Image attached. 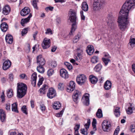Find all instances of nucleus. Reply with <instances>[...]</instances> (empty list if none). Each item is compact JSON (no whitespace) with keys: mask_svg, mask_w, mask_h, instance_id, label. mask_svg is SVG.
<instances>
[{"mask_svg":"<svg viewBox=\"0 0 135 135\" xmlns=\"http://www.w3.org/2000/svg\"><path fill=\"white\" fill-rule=\"evenodd\" d=\"M135 6V0H126L122 7L119 13L117 21L119 29L122 31L127 28L129 11L133 9Z\"/></svg>","mask_w":135,"mask_h":135,"instance_id":"nucleus-1","label":"nucleus"},{"mask_svg":"<svg viewBox=\"0 0 135 135\" xmlns=\"http://www.w3.org/2000/svg\"><path fill=\"white\" fill-rule=\"evenodd\" d=\"M27 86L25 84L18 83L17 88V97L19 98H21L26 94Z\"/></svg>","mask_w":135,"mask_h":135,"instance_id":"nucleus-2","label":"nucleus"},{"mask_svg":"<svg viewBox=\"0 0 135 135\" xmlns=\"http://www.w3.org/2000/svg\"><path fill=\"white\" fill-rule=\"evenodd\" d=\"M76 13L75 12L72 11L71 13V16L70 17V21L73 23L72 25L71 30L69 33V34L71 35L73 34V32H74L76 28Z\"/></svg>","mask_w":135,"mask_h":135,"instance_id":"nucleus-3","label":"nucleus"},{"mask_svg":"<svg viewBox=\"0 0 135 135\" xmlns=\"http://www.w3.org/2000/svg\"><path fill=\"white\" fill-rule=\"evenodd\" d=\"M105 3L104 0H94L93 9L95 11H98L101 9Z\"/></svg>","mask_w":135,"mask_h":135,"instance_id":"nucleus-4","label":"nucleus"},{"mask_svg":"<svg viewBox=\"0 0 135 135\" xmlns=\"http://www.w3.org/2000/svg\"><path fill=\"white\" fill-rule=\"evenodd\" d=\"M115 18H114L111 14H109L106 20L107 23L111 29H113L115 26L114 20Z\"/></svg>","mask_w":135,"mask_h":135,"instance_id":"nucleus-5","label":"nucleus"},{"mask_svg":"<svg viewBox=\"0 0 135 135\" xmlns=\"http://www.w3.org/2000/svg\"><path fill=\"white\" fill-rule=\"evenodd\" d=\"M111 126L110 122L107 120H104L102 124V129L105 132H109L110 130Z\"/></svg>","mask_w":135,"mask_h":135,"instance_id":"nucleus-6","label":"nucleus"},{"mask_svg":"<svg viewBox=\"0 0 135 135\" xmlns=\"http://www.w3.org/2000/svg\"><path fill=\"white\" fill-rule=\"evenodd\" d=\"M86 78L85 76L83 74L78 75L76 78V80L79 84L82 85L86 81Z\"/></svg>","mask_w":135,"mask_h":135,"instance_id":"nucleus-7","label":"nucleus"},{"mask_svg":"<svg viewBox=\"0 0 135 135\" xmlns=\"http://www.w3.org/2000/svg\"><path fill=\"white\" fill-rule=\"evenodd\" d=\"M56 91L53 88H50L47 93V97L50 99H52L56 96Z\"/></svg>","mask_w":135,"mask_h":135,"instance_id":"nucleus-8","label":"nucleus"},{"mask_svg":"<svg viewBox=\"0 0 135 135\" xmlns=\"http://www.w3.org/2000/svg\"><path fill=\"white\" fill-rule=\"evenodd\" d=\"M50 39L47 38H44L42 44V46L44 49H47L50 46Z\"/></svg>","mask_w":135,"mask_h":135,"instance_id":"nucleus-9","label":"nucleus"},{"mask_svg":"<svg viewBox=\"0 0 135 135\" xmlns=\"http://www.w3.org/2000/svg\"><path fill=\"white\" fill-rule=\"evenodd\" d=\"M75 84L73 81H70L69 85L66 89L67 91L69 92H71L75 89Z\"/></svg>","mask_w":135,"mask_h":135,"instance_id":"nucleus-10","label":"nucleus"},{"mask_svg":"<svg viewBox=\"0 0 135 135\" xmlns=\"http://www.w3.org/2000/svg\"><path fill=\"white\" fill-rule=\"evenodd\" d=\"M89 94H86L83 97L82 101L83 104L85 105H88L89 104Z\"/></svg>","mask_w":135,"mask_h":135,"instance_id":"nucleus-11","label":"nucleus"},{"mask_svg":"<svg viewBox=\"0 0 135 135\" xmlns=\"http://www.w3.org/2000/svg\"><path fill=\"white\" fill-rule=\"evenodd\" d=\"M11 62L9 60H6L3 63L2 66L3 69L4 70H6L11 66Z\"/></svg>","mask_w":135,"mask_h":135,"instance_id":"nucleus-12","label":"nucleus"},{"mask_svg":"<svg viewBox=\"0 0 135 135\" xmlns=\"http://www.w3.org/2000/svg\"><path fill=\"white\" fill-rule=\"evenodd\" d=\"M44 59L42 57L41 55H39L37 57V63L40 65L43 66L45 63Z\"/></svg>","mask_w":135,"mask_h":135,"instance_id":"nucleus-13","label":"nucleus"},{"mask_svg":"<svg viewBox=\"0 0 135 135\" xmlns=\"http://www.w3.org/2000/svg\"><path fill=\"white\" fill-rule=\"evenodd\" d=\"M81 93L78 90H75L73 95V98L74 101L76 102L79 98L81 96Z\"/></svg>","mask_w":135,"mask_h":135,"instance_id":"nucleus-14","label":"nucleus"},{"mask_svg":"<svg viewBox=\"0 0 135 135\" xmlns=\"http://www.w3.org/2000/svg\"><path fill=\"white\" fill-rule=\"evenodd\" d=\"M60 74L61 76L64 78H67L68 74L67 71L65 69H61L60 71Z\"/></svg>","mask_w":135,"mask_h":135,"instance_id":"nucleus-15","label":"nucleus"},{"mask_svg":"<svg viewBox=\"0 0 135 135\" xmlns=\"http://www.w3.org/2000/svg\"><path fill=\"white\" fill-rule=\"evenodd\" d=\"M30 12L29 8L28 7H25L21 11V16H24L29 14Z\"/></svg>","mask_w":135,"mask_h":135,"instance_id":"nucleus-16","label":"nucleus"},{"mask_svg":"<svg viewBox=\"0 0 135 135\" xmlns=\"http://www.w3.org/2000/svg\"><path fill=\"white\" fill-rule=\"evenodd\" d=\"M2 13L5 15H8L11 11V8L8 5H6L3 8Z\"/></svg>","mask_w":135,"mask_h":135,"instance_id":"nucleus-17","label":"nucleus"},{"mask_svg":"<svg viewBox=\"0 0 135 135\" xmlns=\"http://www.w3.org/2000/svg\"><path fill=\"white\" fill-rule=\"evenodd\" d=\"M6 42L9 44H11L13 41V38L12 36L10 34L7 35L5 37Z\"/></svg>","mask_w":135,"mask_h":135,"instance_id":"nucleus-18","label":"nucleus"},{"mask_svg":"<svg viewBox=\"0 0 135 135\" xmlns=\"http://www.w3.org/2000/svg\"><path fill=\"white\" fill-rule=\"evenodd\" d=\"M86 50L88 54L91 55L93 54L94 51V47L92 46L89 45L87 46Z\"/></svg>","mask_w":135,"mask_h":135,"instance_id":"nucleus-19","label":"nucleus"},{"mask_svg":"<svg viewBox=\"0 0 135 135\" xmlns=\"http://www.w3.org/2000/svg\"><path fill=\"white\" fill-rule=\"evenodd\" d=\"M32 14L30 13L27 18L25 19H22L21 22V23L22 25L23 26H24V25L29 21L30 18L32 17Z\"/></svg>","mask_w":135,"mask_h":135,"instance_id":"nucleus-20","label":"nucleus"},{"mask_svg":"<svg viewBox=\"0 0 135 135\" xmlns=\"http://www.w3.org/2000/svg\"><path fill=\"white\" fill-rule=\"evenodd\" d=\"M0 27L2 31L5 32L7 31L8 28V26L6 23L3 22L1 24Z\"/></svg>","mask_w":135,"mask_h":135,"instance_id":"nucleus-21","label":"nucleus"},{"mask_svg":"<svg viewBox=\"0 0 135 135\" xmlns=\"http://www.w3.org/2000/svg\"><path fill=\"white\" fill-rule=\"evenodd\" d=\"M112 86V83L110 81L107 80L105 83L104 87L106 90H109L110 89Z\"/></svg>","mask_w":135,"mask_h":135,"instance_id":"nucleus-22","label":"nucleus"},{"mask_svg":"<svg viewBox=\"0 0 135 135\" xmlns=\"http://www.w3.org/2000/svg\"><path fill=\"white\" fill-rule=\"evenodd\" d=\"M0 119L1 121L3 122L5 120L6 115L2 109H0Z\"/></svg>","mask_w":135,"mask_h":135,"instance_id":"nucleus-23","label":"nucleus"},{"mask_svg":"<svg viewBox=\"0 0 135 135\" xmlns=\"http://www.w3.org/2000/svg\"><path fill=\"white\" fill-rule=\"evenodd\" d=\"M89 79L91 83L93 84L96 83L98 80L97 78L93 75L89 76Z\"/></svg>","mask_w":135,"mask_h":135,"instance_id":"nucleus-24","label":"nucleus"},{"mask_svg":"<svg viewBox=\"0 0 135 135\" xmlns=\"http://www.w3.org/2000/svg\"><path fill=\"white\" fill-rule=\"evenodd\" d=\"M81 9L84 11H87L88 10V6L86 2H83L81 4Z\"/></svg>","mask_w":135,"mask_h":135,"instance_id":"nucleus-25","label":"nucleus"},{"mask_svg":"<svg viewBox=\"0 0 135 135\" xmlns=\"http://www.w3.org/2000/svg\"><path fill=\"white\" fill-rule=\"evenodd\" d=\"M135 108L132 104H131L130 107H128V109L126 110L127 113L129 114H131L133 113V110H134Z\"/></svg>","mask_w":135,"mask_h":135,"instance_id":"nucleus-26","label":"nucleus"},{"mask_svg":"<svg viewBox=\"0 0 135 135\" xmlns=\"http://www.w3.org/2000/svg\"><path fill=\"white\" fill-rule=\"evenodd\" d=\"M12 110L13 112L18 113L17 109V104L16 103H15L12 104Z\"/></svg>","mask_w":135,"mask_h":135,"instance_id":"nucleus-27","label":"nucleus"},{"mask_svg":"<svg viewBox=\"0 0 135 135\" xmlns=\"http://www.w3.org/2000/svg\"><path fill=\"white\" fill-rule=\"evenodd\" d=\"M114 113L116 117L119 116L120 115V108L119 107H116L115 108Z\"/></svg>","mask_w":135,"mask_h":135,"instance_id":"nucleus-28","label":"nucleus"},{"mask_svg":"<svg viewBox=\"0 0 135 135\" xmlns=\"http://www.w3.org/2000/svg\"><path fill=\"white\" fill-rule=\"evenodd\" d=\"M61 104L59 102H56L54 103L53 106V108L55 110L59 109L61 107Z\"/></svg>","mask_w":135,"mask_h":135,"instance_id":"nucleus-29","label":"nucleus"},{"mask_svg":"<svg viewBox=\"0 0 135 135\" xmlns=\"http://www.w3.org/2000/svg\"><path fill=\"white\" fill-rule=\"evenodd\" d=\"M91 62L92 64H95L98 61V58L97 56H94L91 59Z\"/></svg>","mask_w":135,"mask_h":135,"instance_id":"nucleus-30","label":"nucleus"},{"mask_svg":"<svg viewBox=\"0 0 135 135\" xmlns=\"http://www.w3.org/2000/svg\"><path fill=\"white\" fill-rule=\"evenodd\" d=\"M102 66L100 64L97 65L94 68V70L97 72H99L102 69Z\"/></svg>","mask_w":135,"mask_h":135,"instance_id":"nucleus-31","label":"nucleus"},{"mask_svg":"<svg viewBox=\"0 0 135 135\" xmlns=\"http://www.w3.org/2000/svg\"><path fill=\"white\" fill-rule=\"evenodd\" d=\"M37 71L41 73H43L45 71V69L42 66L40 65L38 66L37 68Z\"/></svg>","mask_w":135,"mask_h":135,"instance_id":"nucleus-32","label":"nucleus"},{"mask_svg":"<svg viewBox=\"0 0 135 135\" xmlns=\"http://www.w3.org/2000/svg\"><path fill=\"white\" fill-rule=\"evenodd\" d=\"M97 117L98 118H100L103 117V114L101 109H98L96 113Z\"/></svg>","mask_w":135,"mask_h":135,"instance_id":"nucleus-33","label":"nucleus"},{"mask_svg":"<svg viewBox=\"0 0 135 135\" xmlns=\"http://www.w3.org/2000/svg\"><path fill=\"white\" fill-rule=\"evenodd\" d=\"M135 44V38H133L131 39L128 43V46L132 47H134Z\"/></svg>","mask_w":135,"mask_h":135,"instance_id":"nucleus-34","label":"nucleus"},{"mask_svg":"<svg viewBox=\"0 0 135 135\" xmlns=\"http://www.w3.org/2000/svg\"><path fill=\"white\" fill-rule=\"evenodd\" d=\"M47 86L46 84L43 85L42 87L40 89V93L42 94H44L45 90L47 89Z\"/></svg>","mask_w":135,"mask_h":135,"instance_id":"nucleus-35","label":"nucleus"},{"mask_svg":"<svg viewBox=\"0 0 135 135\" xmlns=\"http://www.w3.org/2000/svg\"><path fill=\"white\" fill-rule=\"evenodd\" d=\"M7 96L8 98H11L13 95L12 90L11 89H9L7 91Z\"/></svg>","mask_w":135,"mask_h":135,"instance_id":"nucleus-36","label":"nucleus"},{"mask_svg":"<svg viewBox=\"0 0 135 135\" xmlns=\"http://www.w3.org/2000/svg\"><path fill=\"white\" fill-rule=\"evenodd\" d=\"M64 64L69 70H70L72 69V66L70 63L68 62H66L64 63Z\"/></svg>","mask_w":135,"mask_h":135,"instance_id":"nucleus-37","label":"nucleus"},{"mask_svg":"<svg viewBox=\"0 0 135 135\" xmlns=\"http://www.w3.org/2000/svg\"><path fill=\"white\" fill-rule=\"evenodd\" d=\"M21 110L23 112L26 114L28 113L27 109L26 108V105H23L21 108Z\"/></svg>","mask_w":135,"mask_h":135,"instance_id":"nucleus-38","label":"nucleus"},{"mask_svg":"<svg viewBox=\"0 0 135 135\" xmlns=\"http://www.w3.org/2000/svg\"><path fill=\"white\" fill-rule=\"evenodd\" d=\"M102 60L105 65H107L108 62L110 61V60L109 59L106 58H103Z\"/></svg>","mask_w":135,"mask_h":135,"instance_id":"nucleus-39","label":"nucleus"},{"mask_svg":"<svg viewBox=\"0 0 135 135\" xmlns=\"http://www.w3.org/2000/svg\"><path fill=\"white\" fill-rule=\"evenodd\" d=\"M90 119H87V123H86L84 125V126L85 127V128L87 130L89 128V126L90 124Z\"/></svg>","mask_w":135,"mask_h":135,"instance_id":"nucleus-40","label":"nucleus"},{"mask_svg":"<svg viewBox=\"0 0 135 135\" xmlns=\"http://www.w3.org/2000/svg\"><path fill=\"white\" fill-rule=\"evenodd\" d=\"M54 70L52 69H50L47 71V75L49 76H51L54 73Z\"/></svg>","mask_w":135,"mask_h":135,"instance_id":"nucleus-41","label":"nucleus"},{"mask_svg":"<svg viewBox=\"0 0 135 135\" xmlns=\"http://www.w3.org/2000/svg\"><path fill=\"white\" fill-rule=\"evenodd\" d=\"M64 85L63 83H60L59 84L58 88L59 89L61 90H62L64 89Z\"/></svg>","mask_w":135,"mask_h":135,"instance_id":"nucleus-42","label":"nucleus"},{"mask_svg":"<svg viewBox=\"0 0 135 135\" xmlns=\"http://www.w3.org/2000/svg\"><path fill=\"white\" fill-rule=\"evenodd\" d=\"M57 65V63L56 61H53L51 62V67L52 68H54L56 67Z\"/></svg>","mask_w":135,"mask_h":135,"instance_id":"nucleus-43","label":"nucleus"},{"mask_svg":"<svg viewBox=\"0 0 135 135\" xmlns=\"http://www.w3.org/2000/svg\"><path fill=\"white\" fill-rule=\"evenodd\" d=\"M80 37V36L79 35H78L77 36H76L74 37V38L73 40V42L75 43L77 42L79 40Z\"/></svg>","mask_w":135,"mask_h":135,"instance_id":"nucleus-44","label":"nucleus"},{"mask_svg":"<svg viewBox=\"0 0 135 135\" xmlns=\"http://www.w3.org/2000/svg\"><path fill=\"white\" fill-rule=\"evenodd\" d=\"M37 74L36 73H33L31 76V80H36Z\"/></svg>","mask_w":135,"mask_h":135,"instance_id":"nucleus-45","label":"nucleus"},{"mask_svg":"<svg viewBox=\"0 0 135 135\" xmlns=\"http://www.w3.org/2000/svg\"><path fill=\"white\" fill-rule=\"evenodd\" d=\"M32 4L34 8H35L36 9H38V7L37 6V1L36 0H34L33 1Z\"/></svg>","mask_w":135,"mask_h":135,"instance_id":"nucleus-46","label":"nucleus"},{"mask_svg":"<svg viewBox=\"0 0 135 135\" xmlns=\"http://www.w3.org/2000/svg\"><path fill=\"white\" fill-rule=\"evenodd\" d=\"M28 31V29L27 28H25L23 30L21 31L22 35L23 36L25 35L27 33Z\"/></svg>","mask_w":135,"mask_h":135,"instance_id":"nucleus-47","label":"nucleus"},{"mask_svg":"<svg viewBox=\"0 0 135 135\" xmlns=\"http://www.w3.org/2000/svg\"><path fill=\"white\" fill-rule=\"evenodd\" d=\"M40 109L42 111H44L46 109V107L42 103L40 105Z\"/></svg>","mask_w":135,"mask_h":135,"instance_id":"nucleus-48","label":"nucleus"},{"mask_svg":"<svg viewBox=\"0 0 135 135\" xmlns=\"http://www.w3.org/2000/svg\"><path fill=\"white\" fill-rule=\"evenodd\" d=\"M119 131V127L118 126L115 129L113 135H117Z\"/></svg>","mask_w":135,"mask_h":135,"instance_id":"nucleus-49","label":"nucleus"},{"mask_svg":"<svg viewBox=\"0 0 135 135\" xmlns=\"http://www.w3.org/2000/svg\"><path fill=\"white\" fill-rule=\"evenodd\" d=\"M43 80L44 79L43 78H40L39 79L38 82L37 84V85L39 87L42 84Z\"/></svg>","mask_w":135,"mask_h":135,"instance_id":"nucleus-50","label":"nucleus"},{"mask_svg":"<svg viewBox=\"0 0 135 135\" xmlns=\"http://www.w3.org/2000/svg\"><path fill=\"white\" fill-rule=\"evenodd\" d=\"M64 111V110L63 109L62 110H61L59 113L56 114V116L57 117H61Z\"/></svg>","mask_w":135,"mask_h":135,"instance_id":"nucleus-51","label":"nucleus"},{"mask_svg":"<svg viewBox=\"0 0 135 135\" xmlns=\"http://www.w3.org/2000/svg\"><path fill=\"white\" fill-rule=\"evenodd\" d=\"M130 129L132 132L134 133L135 132V127L133 125L130 126Z\"/></svg>","mask_w":135,"mask_h":135,"instance_id":"nucleus-52","label":"nucleus"},{"mask_svg":"<svg viewBox=\"0 0 135 135\" xmlns=\"http://www.w3.org/2000/svg\"><path fill=\"white\" fill-rule=\"evenodd\" d=\"M46 34H47L50 33L51 35L52 34V31L50 28H47L46 30V31L45 33Z\"/></svg>","mask_w":135,"mask_h":135,"instance_id":"nucleus-53","label":"nucleus"},{"mask_svg":"<svg viewBox=\"0 0 135 135\" xmlns=\"http://www.w3.org/2000/svg\"><path fill=\"white\" fill-rule=\"evenodd\" d=\"M80 14L81 20H85V16L83 15V11H80Z\"/></svg>","mask_w":135,"mask_h":135,"instance_id":"nucleus-54","label":"nucleus"},{"mask_svg":"<svg viewBox=\"0 0 135 135\" xmlns=\"http://www.w3.org/2000/svg\"><path fill=\"white\" fill-rule=\"evenodd\" d=\"M83 48L82 47H80L77 48V51L78 53H82L83 51Z\"/></svg>","mask_w":135,"mask_h":135,"instance_id":"nucleus-55","label":"nucleus"},{"mask_svg":"<svg viewBox=\"0 0 135 135\" xmlns=\"http://www.w3.org/2000/svg\"><path fill=\"white\" fill-rule=\"evenodd\" d=\"M6 108L7 110H10V104L9 103H8L6 104Z\"/></svg>","mask_w":135,"mask_h":135,"instance_id":"nucleus-56","label":"nucleus"},{"mask_svg":"<svg viewBox=\"0 0 135 135\" xmlns=\"http://www.w3.org/2000/svg\"><path fill=\"white\" fill-rule=\"evenodd\" d=\"M82 53H78L77 56L76 57V60H77L80 59L81 57V54Z\"/></svg>","mask_w":135,"mask_h":135,"instance_id":"nucleus-57","label":"nucleus"},{"mask_svg":"<svg viewBox=\"0 0 135 135\" xmlns=\"http://www.w3.org/2000/svg\"><path fill=\"white\" fill-rule=\"evenodd\" d=\"M80 127V124H76L74 128L75 131H78Z\"/></svg>","mask_w":135,"mask_h":135,"instance_id":"nucleus-58","label":"nucleus"},{"mask_svg":"<svg viewBox=\"0 0 135 135\" xmlns=\"http://www.w3.org/2000/svg\"><path fill=\"white\" fill-rule=\"evenodd\" d=\"M31 84L34 86H35L36 84V80H31Z\"/></svg>","mask_w":135,"mask_h":135,"instance_id":"nucleus-59","label":"nucleus"},{"mask_svg":"<svg viewBox=\"0 0 135 135\" xmlns=\"http://www.w3.org/2000/svg\"><path fill=\"white\" fill-rule=\"evenodd\" d=\"M55 3L60 2L62 3L65 2V0H54Z\"/></svg>","mask_w":135,"mask_h":135,"instance_id":"nucleus-60","label":"nucleus"},{"mask_svg":"<svg viewBox=\"0 0 135 135\" xmlns=\"http://www.w3.org/2000/svg\"><path fill=\"white\" fill-rule=\"evenodd\" d=\"M53 8V7H46L45 8V9L46 11H48V10H49L50 11H52Z\"/></svg>","mask_w":135,"mask_h":135,"instance_id":"nucleus-61","label":"nucleus"},{"mask_svg":"<svg viewBox=\"0 0 135 135\" xmlns=\"http://www.w3.org/2000/svg\"><path fill=\"white\" fill-rule=\"evenodd\" d=\"M81 133L84 135H87V133L86 132L85 133V129H82L81 130Z\"/></svg>","mask_w":135,"mask_h":135,"instance_id":"nucleus-62","label":"nucleus"},{"mask_svg":"<svg viewBox=\"0 0 135 135\" xmlns=\"http://www.w3.org/2000/svg\"><path fill=\"white\" fill-rule=\"evenodd\" d=\"M57 47L56 46H54L52 47L51 49V51L52 52H54L57 49Z\"/></svg>","mask_w":135,"mask_h":135,"instance_id":"nucleus-63","label":"nucleus"},{"mask_svg":"<svg viewBox=\"0 0 135 135\" xmlns=\"http://www.w3.org/2000/svg\"><path fill=\"white\" fill-rule=\"evenodd\" d=\"M26 76V75L23 74H22L20 75V78L22 79L24 78Z\"/></svg>","mask_w":135,"mask_h":135,"instance_id":"nucleus-64","label":"nucleus"}]
</instances>
